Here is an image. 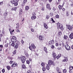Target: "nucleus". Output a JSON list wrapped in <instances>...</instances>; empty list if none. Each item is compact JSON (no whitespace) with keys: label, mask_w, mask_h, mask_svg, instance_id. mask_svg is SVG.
<instances>
[{"label":"nucleus","mask_w":73,"mask_h":73,"mask_svg":"<svg viewBox=\"0 0 73 73\" xmlns=\"http://www.w3.org/2000/svg\"><path fill=\"white\" fill-rule=\"evenodd\" d=\"M11 39V41L12 42H16V41H17V38H16L15 36H13Z\"/></svg>","instance_id":"obj_1"},{"label":"nucleus","mask_w":73,"mask_h":73,"mask_svg":"<svg viewBox=\"0 0 73 73\" xmlns=\"http://www.w3.org/2000/svg\"><path fill=\"white\" fill-rule=\"evenodd\" d=\"M19 45H20V41H17V42L15 43V45L14 46V49H17L19 48Z\"/></svg>","instance_id":"obj_2"},{"label":"nucleus","mask_w":73,"mask_h":73,"mask_svg":"<svg viewBox=\"0 0 73 73\" xmlns=\"http://www.w3.org/2000/svg\"><path fill=\"white\" fill-rule=\"evenodd\" d=\"M20 59L21 60V61L23 64L25 63V62L26 60V58L25 56H21L20 58Z\"/></svg>","instance_id":"obj_3"},{"label":"nucleus","mask_w":73,"mask_h":73,"mask_svg":"<svg viewBox=\"0 0 73 73\" xmlns=\"http://www.w3.org/2000/svg\"><path fill=\"white\" fill-rule=\"evenodd\" d=\"M48 64L49 65H53V66H55L54 62H53L52 60H50L48 61Z\"/></svg>","instance_id":"obj_4"},{"label":"nucleus","mask_w":73,"mask_h":73,"mask_svg":"<svg viewBox=\"0 0 73 73\" xmlns=\"http://www.w3.org/2000/svg\"><path fill=\"white\" fill-rule=\"evenodd\" d=\"M65 46L66 47V50H70V46H69V45L67 44L65 45Z\"/></svg>","instance_id":"obj_5"},{"label":"nucleus","mask_w":73,"mask_h":73,"mask_svg":"<svg viewBox=\"0 0 73 73\" xmlns=\"http://www.w3.org/2000/svg\"><path fill=\"white\" fill-rule=\"evenodd\" d=\"M39 39L40 41H42L44 39V36L42 35H40L39 36Z\"/></svg>","instance_id":"obj_6"},{"label":"nucleus","mask_w":73,"mask_h":73,"mask_svg":"<svg viewBox=\"0 0 73 73\" xmlns=\"http://www.w3.org/2000/svg\"><path fill=\"white\" fill-rule=\"evenodd\" d=\"M52 56L54 58V60H56V56H56V53L54 52H52Z\"/></svg>","instance_id":"obj_7"},{"label":"nucleus","mask_w":73,"mask_h":73,"mask_svg":"<svg viewBox=\"0 0 73 73\" xmlns=\"http://www.w3.org/2000/svg\"><path fill=\"white\" fill-rule=\"evenodd\" d=\"M54 40H50L49 42V45H51L53 44H54Z\"/></svg>","instance_id":"obj_8"},{"label":"nucleus","mask_w":73,"mask_h":73,"mask_svg":"<svg viewBox=\"0 0 73 73\" xmlns=\"http://www.w3.org/2000/svg\"><path fill=\"white\" fill-rule=\"evenodd\" d=\"M16 66H17V63L15 62L13 64H12V65H11V67H12V68H14V67H15Z\"/></svg>","instance_id":"obj_9"},{"label":"nucleus","mask_w":73,"mask_h":73,"mask_svg":"<svg viewBox=\"0 0 73 73\" xmlns=\"http://www.w3.org/2000/svg\"><path fill=\"white\" fill-rule=\"evenodd\" d=\"M67 28L69 30H72L73 29V27L71 25H68V26L67 27Z\"/></svg>","instance_id":"obj_10"},{"label":"nucleus","mask_w":73,"mask_h":73,"mask_svg":"<svg viewBox=\"0 0 73 73\" xmlns=\"http://www.w3.org/2000/svg\"><path fill=\"white\" fill-rule=\"evenodd\" d=\"M69 37L71 39H73V33H71L69 36Z\"/></svg>","instance_id":"obj_11"},{"label":"nucleus","mask_w":73,"mask_h":73,"mask_svg":"<svg viewBox=\"0 0 73 73\" xmlns=\"http://www.w3.org/2000/svg\"><path fill=\"white\" fill-rule=\"evenodd\" d=\"M57 28L58 29H59L60 28V27H61L60 23L58 22L57 24Z\"/></svg>","instance_id":"obj_12"},{"label":"nucleus","mask_w":73,"mask_h":73,"mask_svg":"<svg viewBox=\"0 0 73 73\" xmlns=\"http://www.w3.org/2000/svg\"><path fill=\"white\" fill-rule=\"evenodd\" d=\"M64 5H60L58 6V7L59 8V10H61L62 9V8H63V6Z\"/></svg>","instance_id":"obj_13"},{"label":"nucleus","mask_w":73,"mask_h":73,"mask_svg":"<svg viewBox=\"0 0 73 73\" xmlns=\"http://www.w3.org/2000/svg\"><path fill=\"white\" fill-rule=\"evenodd\" d=\"M9 30L11 35H12V34H13V32H14V30H13V31H12V30L11 29H9Z\"/></svg>","instance_id":"obj_14"},{"label":"nucleus","mask_w":73,"mask_h":73,"mask_svg":"<svg viewBox=\"0 0 73 73\" xmlns=\"http://www.w3.org/2000/svg\"><path fill=\"white\" fill-rule=\"evenodd\" d=\"M31 20H33L35 19H36V16H32L31 17Z\"/></svg>","instance_id":"obj_15"},{"label":"nucleus","mask_w":73,"mask_h":73,"mask_svg":"<svg viewBox=\"0 0 73 73\" xmlns=\"http://www.w3.org/2000/svg\"><path fill=\"white\" fill-rule=\"evenodd\" d=\"M31 47H32L33 49H35L36 47L35 45V44L33 43H32L31 44Z\"/></svg>","instance_id":"obj_16"},{"label":"nucleus","mask_w":73,"mask_h":73,"mask_svg":"<svg viewBox=\"0 0 73 73\" xmlns=\"http://www.w3.org/2000/svg\"><path fill=\"white\" fill-rule=\"evenodd\" d=\"M44 27L46 29H48V25H46V23H44Z\"/></svg>","instance_id":"obj_17"},{"label":"nucleus","mask_w":73,"mask_h":73,"mask_svg":"<svg viewBox=\"0 0 73 73\" xmlns=\"http://www.w3.org/2000/svg\"><path fill=\"white\" fill-rule=\"evenodd\" d=\"M9 45V43H5V44L4 46V47H5V48H8V47Z\"/></svg>","instance_id":"obj_18"},{"label":"nucleus","mask_w":73,"mask_h":73,"mask_svg":"<svg viewBox=\"0 0 73 73\" xmlns=\"http://www.w3.org/2000/svg\"><path fill=\"white\" fill-rule=\"evenodd\" d=\"M46 8L48 9H49L50 8V4L49 3L46 4Z\"/></svg>","instance_id":"obj_19"},{"label":"nucleus","mask_w":73,"mask_h":73,"mask_svg":"<svg viewBox=\"0 0 73 73\" xmlns=\"http://www.w3.org/2000/svg\"><path fill=\"white\" fill-rule=\"evenodd\" d=\"M58 36H61V35H62V32L60 31H59V33H58Z\"/></svg>","instance_id":"obj_20"},{"label":"nucleus","mask_w":73,"mask_h":73,"mask_svg":"<svg viewBox=\"0 0 73 73\" xmlns=\"http://www.w3.org/2000/svg\"><path fill=\"white\" fill-rule=\"evenodd\" d=\"M17 9V7H13L11 8V11H16Z\"/></svg>","instance_id":"obj_21"},{"label":"nucleus","mask_w":73,"mask_h":73,"mask_svg":"<svg viewBox=\"0 0 73 73\" xmlns=\"http://www.w3.org/2000/svg\"><path fill=\"white\" fill-rule=\"evenodd\" d=\"M16 52H17V50L15 49L14 50L13 52V54H16Z\"/></svg>","instance_id":"obj_22"},{"label":"nucleus","mask_w":73,"mask_h":73,"mask_svg":"<svg viewBox=\"0 0 73 73\" xmlns=\"http://www.w3.org/2000/svg\"><path fill=\"white\" fill-rule=\"evenodd\" d=\"M29 7L28 6H27L25 7V9L26 10V11H28V10L29 9Z\"/></svg>","instance_id":"obj_23"},{"label":"nucleus","mask_w":73,"mask_h":73,"mask_svg":"<svg viewBox=\"0 0 73 73\" xmlns=\"http://www.w3.org/2000/svg\"><path fill=\"white\" fill-rule=\"evenodd\" d=\"M15 2V0H11V3L12 4H14Z\"/></svg>","instance_id":"obj_24"},{"label":"nucleus","mask_w":73,"mask_h":73,"mask_svg":"<svg viewBox=\"0 0 73 73\" xmlns=\"http://www.w3.org/2000/svg\"><path fill=\"white\" fill-rule=\"evenodd\" d=\"M11 45L12 46L14 47L15 46V42H13L11 44Z\"/></svg>","instance_id":"obj_25"},{"label":"nucleus","mask_w":73,"mask_h":73,"mask_svg":"<svg viewBox=\"0 0 73 73\" xmlns=\"http://www.w3.org/2000/svg\"><path fill=\"white\" fill-rule=\"evenodd\" d=\"M50 21H52L53 23H55L56 22H55V21H54V19H53V18H51L50 19Z\"/></svg>","instance_id":"obj_26"},{"label":"nucleus","mask_w":73,"mask_h":73,"mask_svg":"<svg viewBox=\"0 0 73 73\" xmlns=\"http://www.w3.org/2000/svg\"><path fill=\"white\" fill-rule=\"evenodd\" d=\"M7 58H8L9 60H12V59H13V58H12V57H11L9 56H8Z\"/></svg>","instance_id":"obj_27"},{"label":"nucleus","mask_w":73,"mask_h":73,"mask_svg":"<svg viewBox=\"0 0 73 73\" xmlns=\"http://www.w3.org/2000/svg\"><path fill=\"white\" fill-rule=\"evenodd\" d=\"M56 70L57 73L59 72L60 71V68L58 67L56 68Z\"/></svg>","instance_id":"obj_28"},{"label":"nucleus","mask_w":73,"mask_h":73,"mask_svg":"<svg viewBox=\"0 0 73 73\" xmlns=\"http://www.w3.org/2000/svg\"><path fill=\"white\" fill-rule=\"evenodd\" d=\"M46 68L48 70H49V69H50V67L49 66H47L46 67Z\"/></svg>","instance_id":"obj_29"},{"label":"nucleus","mask_w":73,"mask_h":73,"mask_svg":"<svg viewBox=\"0 0 73 73\" xmlns=\"http://www.w3.org/2000/svg\"><path fill=\"white\" fill-rule=\"evenodd\" d=\"M42 70L43 72H45L46 70V68H45V67H43Z\"/></svg>","instance_id":"obj_30"},{"label":"nucleus","mask_w":73,"mask_h":73,"mask_svg":"<svg viewBox=\"0 0 73 73\" xmlns=\"http://www.w3.org/2000/svg\"><path fill=\"white\" fill-rule=\"evenodd\" d=\"M18 3L17 2H16V1H15V3H14L15 6H17V5H18Z\"/></svg>","instance_id":"obj_31"},{"label":"nucleus","mask_w":73,"mask_h":73,"mask_svg":"<svg viewBox=\"0 0 73 73\" xmlns=\"http://www.w3.org/2000/svg\"><path fill=\"white\" fill-rule=\"evenodd\" d=\"M70 70H72L73 69V67L72 66H69Z\"/></svg>","instance_id":"obj_32"},{"label":"nucleus","mask_w":73,"mask_h":73,"mask_svg":"<svg viewBox=\"0 0 73 73\" xmlns=\"http://www.w3.org/2000/svg\"><path fill=\"white\" fill-rule=\"evenodd\" d=\"M25 54L27 57H28L29 56V54H28V53L27 52H25Z\"/></svg>","instance_id":"obj_33"},{"label":"nucleus","mask_w":73,"mask_h":73,"mask_svg":"<svg viewBox=\"0 0 73 73\" xmlns=\"http://www.w3.org/2000/svg\"><path fill=\"white\" fill-rule=\"evenodd\" d=\"M22 68L23 69H25L26 68V67L25 66V64H23L22 66Z\"/></svg>","instance_id":"obj_34"},{"label":"nucleus","mask_w":73,"mask_h":73,"mask_svg":"<svg viewBox=\"0 0 73 73\" xmlns=\"http://www.w3.org/2000/svg\"><path fill=\"white\" fill-rule=\"evenodd\" d=\"M60 28L62 31H63L64 30V27L62 25L61 26Z\"/></svg>","instance_id":"obj_35"},{"label":"nucleus","mask_w":73,"mask_h":73,"mask_svg":"<svg viewBox=\"0 0 73 73\" xmlns=\"http://www.w3.org/2000/svg\"><path fill=\"white\" fill-rule=\"evenodd\" d=\"M7 69H8V70H9L11 69V67L9 66H7L6 67Z\"/></svg>","instance_id":"obj_36"},{"label":"nucleus","mask_w":73,"mask_h":73,"mask_svg":"<svg viewBox=\"0 0 73 73\" xmlns=\"http://www.w3.org/2000/svg\"><path fill=\"white\" fill-rule=\"evenodd\" d=\"M66 15L67 16H68V17L69 16V12H68V11L66 12Z\"/></svg>","instance_id":"obj_37"},{"label":"nucleus","mask_w":73,"mask_h":73,"mask_svg":"<svg viewBox=\"0 0 73 73\" xmlns=\"http://www.w3.org/2000/svg\"><path fill=\"white\" fill-rule=\"evenodd\" d=\"M68 36L65 35H64V38H65V39H67L68 38Z\"/></svg>","instance_id":"obj_38"},{"label":"nucleus","mask_w":73,"mask_h":73,"mask_svg":"<svg viewBox=\"0 0 73 73\" xmlns=\"http://www.w3.org/2000/svg\"><path fill=\"white\" fill-rule=\"evenodd\" d=\"M22 13H23V11H22V9H21L20 10V11L19 12V15H21V14H22Z\"/></svg>","instance_id":"obj_39"},{"label":"nucleus","mask_w":73,"mask_h":73,"mask_svg":"<svg viewBox=\"0 0 73 73\" xmlns=\"http://www.w3.org/2000/svg\"><path fill=\"white\" fill-rule=\"evenodd\" d=\"M44 50L45 52L46 53H47V49H46V48L44 47Z\"/></svg>","instance_id":"obj_40"},{"label":"nucleus","mask_w":73,"mask_h":73,"mask_svg":"<svg viewBox=\"0 0 73 73\" xmlns=\"http://www.w3.org/2000/svg\"><path fill=\"white\" fill-rule=\"evenodd\" d=\"M32 15L33 16H35V15H36V13H35V11H34L33 12Z\"/></svg>","instance_id":"obj_41"},{"label":"nucleus","mask_w":73,"mask_h":73,"mask_svg":"<svg viewBox=\"0 0 73 73\" xmlns=\"http://www.w3.org/2000/svg\"><path fill=\"white\" fill-rule=\"evenodd\" d=\"M46 18L47 19H48L49 18V15H46Z\"/></svg>","instance_id":"obj_42"},{"label":"nucleus","mask_w":73,"mask_h":73,"mask_svg":"<svg viewBox=\"0 0 73 73\" xmlns=\"http://www.w3.org/2000/svg\"><path fill=\"white\" fill-rule=\"evenodd\" d=\"M50 16H53V13L52 12H51L50 14Z\"/></svg>","instance_id":"obj_43"},{"label":"nucleus","mask_w":73,"mask_h":73,"mask_svg":"<svg viewBox=\"0 0 73 73\" xmlns=\"http://www.w3.org/2000/svg\"><path fill=\"white\" fill-rule=\"evenodd\" d=\"M67 71H66V70L65 69L63 70V72L64 73H66Z\"/></svg>","instance_id":"obj_44"},{"label":"nucleus","mask_w":73,"mask_h":73,"mask_svg":"<svg viewBox=\"0 0 73 73\" xmlns=\"http://www.w3.org/2000/svg\"><path fill=\"white\" fill-rule=\"evenodd\" d=\"M29 48L30 50H32L33 49V47L32 46H29Z\"/></svg>","instance_id":"obj_45"},{"label":"nucleus","mask_w":73,"mask_h":73,"mask_svg":"<svg viewBox=\"0 0 73 73\" xmlns=\"http://www.w3.org/2000/svg\"><path fill=\"white\" fill-rule=\"evenodd\" d=\"M7 13H8V12H5L4 13V15L5 16H6L7 15Z\"/></svg>","instance_id":"obj_46"},{"label":"nucleus","mask_w":73,"mask_h":73,"mask_svg":"<svg viewBox=\"0 0 73 73\" xmlns=\"http://www.w3.org/2000/svg\"><path fill=\"white\" fill-rule=\"evenodd\" d=\"M58 49H62V47H61V46H59L58 48Z\"/></svg>","instance_id":"obj_47"},{"label":"nucleus","mask_w":73,"mask_h":73,"mask_svg":"<svg viewBox=\"0 0 73 73\" xmlns=\"http://www.w3.org/2000/svg\"><path fill=\"white\" fill-rule=\"evenodd\" d=\"M51 48L52 49H54V45H52L51 46Z\"/></svg>","instance_id":"obj_48"},{"label":"nucleus","mask_w":73,"mask_h":73,"mask_svg":"<svg viewBox=\"0 0 73 73\" xmlns=\"http://www.w3.org/2000/svg\"><path fill=\"white\" fill-rule=\"evenodd\" d=\"M3 4V2H0V6H1V5H2Z\"/></svg>","instance_id":"obj_49"},{"label":"nucleus","mask_w":73,"mask_h":73,"mask_svg":"<svg viewBox=\"0 0 73 73\" xmlns=\"http://www.w3.org/2000/svg\"><path fill=\"white\" fill-rule=\"evenodd\" d=\"M27 0H24L23 2L24 4H26V3H27Z\"/></svg>","instance_id":"obj_50"},{"label":"nucleus","mask_w":73,"mask_h":73,"mask_svg":"<svg viewBox=\"0 0 73 73\" xmlns=\"http://www.w3.org/2000/svg\"><path fill=\"white\" fill-rule=\"evenodd\" d=\"M55 17L57 18V19H58L59 18V15H56L55 16Z\"/></svg>","instance_id":"obj_51"},{"label":"nucleus","mask_w":73,"mask_h":73,"mask_svg":"<svg viewBox=\"0 0 73 73\" xmlns=\"http://www.w3.org/2000/svg\"><path fill=\"white\" fill-rule=\"evenodd\" d=\"M36 2H34L33 3L34 6H36Z\"/></svg>","instance_id":"obj_52"},{"label":"nucleus","mask_w":73,"mask_h":73,"mask_svg":"<svg viewBox=\"0 0 73 73\" xmlns=\"http://www.w3.org/2000/svg\"><path fill=\"white\" fill-rule=\"evenodd\" d=\"M26 62L27 64H29L30 63V61L29 60H27L26 61Z\"/></svg>","instance_id":"obj_53"},{"label":"nucleus","mask_w":73,"mask_h":73,"mask_svg":"<svg viewBox=\"0 0 73 73\" xmlns=\"http://www.w3.org/2000/svg\"><path fill=\"white\" fill-rule=\"evenodd\" d=\"M31 70H29L27 71V73H31Z\"/></svg>","instance_id":"obj_54"},{"label":"nucleus","mask_w":73,"mask_h":73,"mask_svg":"<svg viewBox=\"0 0 73 73\" xmlns=\"http://www.w3.org/2000/svg\"><path fill=\"white\" fill-rule=\"evenodd\" d=\"M2 72L3 73H4V72H5V69H3L2 70Z\"/></svg>","instance_id":"obj_55"},{"label":"nucleus","mask_w":73,"mask_h":73,"mask_svg":"<svg viewBox=\"0 0 73 73\" xmlns=\"http://www.w3.org/2000/svg\"><path fill=\"white\" fill-rule=\"evenodd\" d=\"M31 31L32 32H35V31H34V29H31Z\"/></svg>","instance_id":"obj_56"},{"label":"nucleus","mask_w":73,"mask_h":73,"mask_svg":"<svg viewBox=\"0 0 73 73\" xmlns=\"http://www.w3.org/2000/svg\"><path fill=\"white\" fill-rule=\"evenodd\" d=\"M41 65L42 66H44V65H45V64H44V63H42L41 64Z\"/></svg>","instance_id":"obj_57"},{"label":"nucleus","mask_w":73,"mask_h":73,"mask_svg":"<svg viewBox=\"0 0 73 73\" xmlns=\"http://www.w3.org/2000/svg\"><path fill=\"white\" fill-rule=\"evenodd\" d=\"M67 61V60L64 59V60H62V62H65V61Z\"/></svg>","instance_id":"obj_58"},{"label":"nucleus","mask_w":73,"mask_h":73,"mask_svg":"<svg viewBox=\"0 0 73 73\" xmlns=\"http://www.w3.org/2000/svg\"><path fill=\"white\" fill-rule=\"evenodd\" d=\"M13 61L11 60L10 62L9 63L10 64H13Z\"/></svg>","instance_id":"obj_59"},{"label":"nucleus","mask_w":73,"mask_h":73,"mask_svg":"<svg viewBox=\"0 0 73 73\" xmlns=\"http://www.w3.org/2000/svg\"><path fill=\"white\" fill-rule=\"evenodd\" d=\"M60 57V56H58V55L57 56H56V58H57V59H58V58H59Z\"/></svg>","instance_id":"obj_60"},{"label":"nucleus","mask_w":73,"mask_h":73,"mask_svg":"<svg viewBox=\"0 0 73 73\" xmlns=\"http://www.w3.org/2000/svg\"><path fill=\"white\" fill-rule=\"evenodd\" d=\"M55 45L56 46H58V43H56L55 44Z\"/></svg>","instance_id":"obj_61"},{"label":"nucleus","mask_w":73,"mask_h":73,"mask_svg":"<svg viewBox=\"0 0 73 73\" xmlns=\"http://www.w3.org/2000/svg\"><path fill=\"white\" fill-rule=\"evenodd\" d=\"M25 5V3H22V7H24V5Z\"/></svg>","instance_id":"obj_62"},{"label":"nucleus","mask_w":73,"mask_h":73,"mask_svg":"<svg viewBox=\"0 0 73 73\" xmlns=\"http://www.w3.org/2000/svg\"><path fill=\"white\" fill-rule=\"evenodd\" d=\"M21 42L22 44H24V41H23V40H21Z\"/></svg>","instance_id":"obj_63"},{"label":"nucleus","mask_w":73,"mask_h":73,"mask_svg":"<svg viewBox=\"0 0 73 73\" xmlns=\"http://www.w3.org/2000/svg\"><path fill=\"white\" fill-rule=\"evenodd\" d=\"M71 15H73V10H72L71 12Z\"/></svg>","instance_id":"obj_64"}]
</instances>
